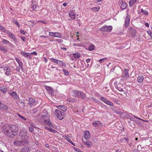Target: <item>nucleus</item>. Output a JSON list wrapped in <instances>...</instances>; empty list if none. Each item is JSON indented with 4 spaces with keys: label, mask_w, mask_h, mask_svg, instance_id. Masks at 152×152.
Wrapping results in <instances>:
<instances>
[{
    "label": "nucleus",
    "mask_w": 152,
    "mask_h": 152,
    "mask_svg": "<svg viewBox=\"0 0 152 152\" xmlns=\"http://www.w3.org/2000/svg\"><path fill=\"white\" fill-rule=\"evenodd\" d=\"M20 66H17L16 70L17 72H19L20 71Z\"/></svg>",
    "instance_id": "nucleus-59"
},
{
    "label": "nucleus",
    "mask_w": 152,
    "mask_h": 152,
    "mask_svg": "<svg viewBox=\"0 0 152 152\" xmlns=\"http://www.w3.org/2000/svg\"><path fill=\"white\" fill-rule=\"evenodd\" d=\"M1 42L5 44L8 45L10 44V42L9 41L5 39H3Z\"/></svg>",
    "instance_id": "nucleus-38"
},
{
    "label": "nucleus",
    "mask_w": 152,
    "mask_h": 152,
    "mask_svg": "<svg viewBox=\"0 0 152 152\" xmlns=\"http://www.w3.org/2000/svg\"><path fill=\"white\" fill-rule=\"evenodd\" d=\"M83 142L84 144H85L88 147H91L92 145V143L87 140H86V141H83Z\"/></svg>",
    "instance_id": "nucleus-20"
},
{
    "label": "nucleus",
    "mask_w": 152,
    "mask_h": 152,
    "mask_svg": "<svg viewBox=\"0 0 152 152\" xmlns=\"http://www.w3.org/2000/svg\"><path fill=\"white\" fill-rule=\"evenodd\" d=\"M63 71L64 72V75L66 76H68L69 75V72L65 69H63Z\"/></svg>",
    "instance_id": "nucleus-43"
},
{
    "label": "nucleus",
    "mask_w": 152,
    "mask_h": 152,
    "mask_svg": "<svg viewBox=\"0 0 152 152\" xmlns=\"http://www.w3.org/2000/svg\"><path fill=\"white\" fill-rule=\"evenodd\" d=\"M112 29V27L111 26H105L102 27L100 28V30L103 31L110 32Z\"/></svg>",
    "instance_id": "nucleus-3"
},
{
    "label": "nucleus",
    "mask_w": 152,
    "mask_h": 152,
    "mask_svg": "<svg viewBox=\"0 0 152 152\" xmlns=\"http://www.w3.org/2000/svg\"><path fill=\"white\" fill-rule=\"evenodd\" d=\"M14 145L16 146H19L21 145V140L20 141L15 140L14 142Z\"/></svg>",
    "instance_id": "nucleus-21"
},
{
    "label": "nucleus",
    "mask_w": 152,
    "mask_h": 152,
    "mask_svg": "<svg viewBox=\"0 0 152 152\" xmlns=\"http://www.w3.org/2000/svg\"><path fill=\"white\" fill-rule=\"evenodd\" d=\"M0 29L3 32L6 33V32L7 30L6 29L2 26L0 25Z\"/></svg>",
    "instance_id": "nucleus-40"
},
{
    "label": "nucleus",
    "mask_w": 152,
    "mask_h": 152,
    "mask_svg": "<svg viewBox=\"0 0 152 152\" xmlns=\"http://www.w3.org/2000/svg\"><path fill=\"white\" fill-rule=\"evenodd\" d=\"M67 100L69 102H71L72 103L76 102V101L74 99L69 98L67 99Z\"/></svg>",
    "instance_id": "nucleus-39"
},
{
    "label": "nucleus",
    "mask_w": 152,
    "mask_h": 152,
    "mask_svg": "<svg viewBox=\"0 0 152 152\" xmlns=\"http://www.w3.org/2000/svg\"><path fill=\"white\" fill-rule=\"evenodd\" d=\"M141 11L142 13L145 15H147L148 14V12H147L146 10H143L142 9H141Z\"/></svg>",
    "instance_id": "nucleus-46"
},
{
    "label": "nucleus",
    "mask_w": 152,
    "mask_h": 152,
    "mask_svg": "<svg viewBox=\"0 0 152 152\" xmlns=\"http://www.w3.org/2000/svg\"><path fill=\"white\" fill-rule=\"evenodd\" d=\"M144 79V77L142 75L139 76L137 78V82L138 83H141Z\"/></svg>",
    "instance_id": "nucleus-24"
},
{
    "label": "nucleus",
    "mask_w": 152,
    "mask_h": 152,
    "mask_svg": "<svg viewBox=\"0 0 152 152\" xmlns=\"http://www.w3.org/2000/svg\"><path fill=\"white\" fill-rule=\"evenodd\" d=\"M58 108L62 111H65L66 110V107L64 105H60L57 107Z\"/></svg>",
    "instance_id": "nucleus-18"
},
{
    "label": "nucleus",
    "mask_w": 152,
    "mask_h": 152,
    "mask_svg": "<svg viewBox=\"0 0 152 152\" xmlns=\"http://www.w3.org/2000/svg\"><path fill=\"white\" fill-rule=\"evenodd\" d=\"M115 113L117 114H123V113H121V112H120L119 110H115Z\"/></svg>",
    "instance_id": "nucleus-61"
},
{
    "label": "nucleus",
    "mask_w": 152,
    "mask_h": 152,
    "mask_svg": "<svg viewBox=\"0 0 152 152\" xmlns=\"http://www.w3.org/2000/svg\"><path fill=\"white\" fill-rule=\"evenodd\" d=\"M137 0H131L129 1V5L130 7H132L137 1Z\"/></svg>",
    "instance_id": "nucleus-32"
},
{
    "label": "nucleus",
    "mask_w": 152,
    "mask_h": 152,
    "mask_svg": "<svg viewBox=\"0 0 152 152\" xmlns=\"http://www.w3.org/2000/svg\"><path fill=\"white\" fill-rule=\"evenodd\" d=\"M84 138L86 140H87L88 139H89L90 137L89 132L88 131H86L84 133Z\"/></svg>",
    "instance_id": "nucleus-19"
},
{
    "label": "nucleus",
    "mask_w": 152,
    "mask_h": 152,
    "mask_svg": "<svg viewBox=\"0 0 152 152\" xmlns=\"http://www.w3.org/2000/svg\"><path fill=\"white\" fill-rule=\"evenodd\" d=\"M21 145H26L28 144V140H21Z\"/></svg>",
    "instance_id": "nucleus-28"
},
{
    "label": "nucleus",
    "mask_w": 152,
    "mask_h": 152,
    "mask_svg": "<svg viewBox=\"0 0 152 152\" xmlns=\"http://www.w3.org/2000/svg\"><path fill=\"white\" fill-rule=\"evenodd\" d=\"M118 83V82H115L114 83L115 85V84L117 85L115 86L116 88L119 91H124V90L123 89L121 88V86H122L121 85V84L120 83H118L117 84V83Z\"/></svg>",
    "instance_id": "nucleus-12"
},
{
    "label": "nucleus",
    "mask_w": 152,
    "mask_h": 152,
    "mask_svg": "<svg viewBox=\"0 0 152 152\" xmlns=\"http://www.w3.org/2000/svg\"><path fill=\"white\" fill-rule=\"evenodd\" d=\"M73 148L74 149V150L75 151H76L79 152H82L81 150H80L79 149H77L75 147H73Z\"/></svg>",
    "instance_id": "nucleus-57"
},
{
    "label": "nucleus",
    "mask_w": 152,
    "mask_h": 152,
    "mask_svg": "<svg viewBox=\"0 0 152 152\" xmlns=\"http://www.w3.org/2000/svg\"><path fill=\"white\" fill-rule=\"evenodd\" d=\"M94 45H92L89 46L88 48L89 50L90 51L94 50Z\"/></svg>",
    "instance_id": "nucleus-50"
},
{
    "label": "nucleus",
    "mask_w": 152,
    "mask_h": 152,
    "mask_svg": "<svg viewBox=\"0 0 152 152\" xmlns=\"http://www.w3.org/2000/svg\"><path fill=\"white\" fill-rule=\"evenodd\" d=\"M20 32L23 34H25V33H26V32L24 31L23 30H21L20 31Z\"/></svg>",
    "instance_id": "nucleus-64"
},
{
    "label": "nucleus",
    "mask_w": 152,
    "mask_h": 152,
    "mask_svg": "<svg viewBox=\"0 0 152 152\" xmlns=\"http://www.w3.org/2000/svg\"><path fill=\"white\" fill-rule=\"evenodd\" d=\"M15 59L16 61L18 63L20 66H21L22 65H23L22 63L18 58H15Z\"/></svg>",
    "instance_id": "nucleus-37"
},
{
    "label": "nucleus",
    "mask_w": 152,
    "mask_h": 152,
    "mask_svg": "<svg viewBox=\"0 0 152 152\" xmlns=\"http://www.w3.org/2000/svg\"><path fill=\"white\" fill-rule=\"evenodd\" d=\"M4 71H6L5 74L7 76H9L11 75V69L9 67L7 66H6L4 68Z\"/></svg>",
    "instance_id": "nucleus-8"
},
{
    "label": "nucleus",
    "mask_w": 152,
    "mask_h": 152,
    "mask_svg": "<svg viewBox=\"0 0 152 152\" xmlns=\"http://www.w3.org/2000/svg\"><path fill=\"white\" fill-rule=\"evenodd\" d=\"M100 99L103 102L105 103L107 102V100L106 99L104 98L101 97H100Z\"/></svg>",
    "instance_id": "nucleus-48"
},
{
    "label": "nucleus",
    "mask_w": 152,
    "mask_h": 152,
    "mask_svg": "<svg viewBox=\"0 0 152 152\" xmlns=\"http://www.w3.org/2000/svg\"><path fill=\"white\" fill-rule=\"evenodd\" d=\"M121 140L126 141L130 146H131L133 145V144L132 143L133 140H132L131 139L129 140V139H128L124 137V138Z\"/></svg>",
    "instance_id": "nucleus-10"
},
{
    "label": "nucleus",
    "mask_w": 152,
    "mask_h": 152,
    "mask_svg": "<svg viewBox=\"0 0 152 152\" xmlns=\"http://www.w3.org/2000/svg\"><path fill=\"white\" fill-rule=\"evenodd\" d=\"M50 60L53 63H55L58 64V63L59 61V60H58L54 58H51Z\"/></svg>",
    "instance_id": "nucleus-35"
},
{
    "label": "nucleus",
    "mask_w": 152,
    "mask_h": 152,
    "mask_svg": "<svg viewBox=\"0 0 152 152\" xmlns=\"http://www.w3.org/2000/svg\"><path fill=\"white\" fill-rule=\"evenodd\" d=\"M20 53L24 57H26L30 59L31 58V54L30 53H25L20 51Z\"/></svg>",
    "instance_id": "nucleus-13"
},
{
    "label": "nucleus",
    "mask_w": 152,
    "mask_h": 152,
    "mask_svg": "<svg viewBox=\"0 0 152 152\" xmlns=\"http://www.w3.org/2000/svg\"><path fill=\"white\" fill-rule=\"evenodd\" d=\"M86 96V94H85L82 92L79 91L78 95V97L82 99H84Z\"/></svg>",
    "instance_id": "nucleus-17"
},
{
    "label": "nucleus",
    "mask_w": 152,
    "mask_h": 152,
    "mask_svg": "<svg viewBox=\"0 0 152 152\" xmlns=\"http://www.w3.org/2000/svg\"><path fill=\"white\" fill-rule=\"evenodd\" d=\"M119 4L120 5V8L122 10L126 9L127 7L126 3L123 0H120L119 1Z\"/></svg>",
    "instance_id": "nucleus-5"
},
{
    "label": "nucleus",
    "mask_w": 152,
    "mask_h": 152,
    "mask_svg": "<svg viewBox=\"0 0 152 152\" xmlns=\"http://www.w3.org/2000/svg\"><path fill=\"white\" fill-rule=\"evenodd\" d=\"M8 36L12 39L14 41H16L17 39L15 38V37L12 33H11L9 31H7L6 32Z\"/></svg>",
    "instance_id": "nucleus-14"
},
{
    "label": "nucleus",
    "mask_w": 152,
    "mask_h": 152,
    "mask_svg": "<svg viewBox=\"0 0 152 152\" xmlns=\"http://www.w3.org/2000/svg\"><path fill=\"white\" fill-rule=\"evenodd\" d=\"M0 90L1 91L3 92L4 94H5L7 92V91L6 87L4 86L0 87Z\"/></svg>",
    "instance_id": "nucleus-22"
},
{
    "label": "nucleus",
    "mask_w": 152,
    "mask_h": 152,
    "mask_svg": "<svg viewBox=\"0 0 152 152\" xmlns=\"http://www.w3.org/2000/svg\"><path fill=\"white\" fill-rule=\"evenodd\" d=\"M125 22H129L130 21V16L127 14L125 19Z\"/></svg>",
    "instance_id": "nucleus-42"
},
{
    "label": "nucleus",
    "mask_w": 152,
    "mask_h": 152,
    "mask_svg": "<svg viewBox=\"0 0 152 152\" xmlns=\"http://www.w3.org/2000/svg\"><path fill=\"white\" fill-rule=\"evenodd\" d=\"M17 115H18V116L19 117L23 119L25 121L26 120V118H24L23 116L22 115H21L20 114H18Z\"/></svg>",
    "instance_id": "nucleus-53"
},
{
    "label": "nucleus",
    "mask_w": 152,
    "mask_h": 152,
    "mask_svg": "<svg viewBox=\"0 0 152 152\" xmlns=\"http://www.w3.org/2000/svg\"><path fill=\"white\" fill-rule=\"evenodd\" d=\"M147 32L148 34L150 35V36L152 37V33L151 31H148Z\"/></svg>",
    "instance_id": "nucleus-62"
},
{
    "label": "nucleus",
    "mask_w": 152,
    "mask_h": 152,
    "mask_svg": "<svg viewBox=\"0 0 152 152\" xmlns=\"http://www.w3.org/2000/svg\"><path fill=\"white\" fill-rule=\"evenodd\" d=\"M45 88L50 95L51 96L54 95V90L51 87L48 86H45Z\"/></svg>",
    "instance_id": "nucleus-6"
},
{
    "label": "nucleus",
    "mask_w": 152,
    "mask_h": 152,
    "mask_svg": "<svg viewBox=\"0 0 152 152\" xmlns=\"http://www.w3.org/2000/svg\"><path fill=\"white\" fill-rule=\"evenodd\" d=\"M123 114L124 116L126 118H129V117L130 116L128 114L124 113H123Z\"/></svg>",
    "instance_id": "nucleus-52"
},
{
    "label": "nucleus",
    "mask_w": 152,
    "mask_h": 152,
    "mask_svg": "<svg viewBox=\"0 0 152 152\" xmlns=\"http://www.w3.org/2000/svg\"><path fill=\"white\" fill-rule=\"evenodd\" d=\"M49 35L50 36H54L61 38L62 37V35L58 33L49 32Z\"/></svg>",
    "instance_id": "nucleus-9"
},
{
    "label": "nucleus",
    "mask_w": 152,
    "mask_h": 152,
    "mask_svg": "<svg viewBox=\"0 0 152 152\" xmlns=\"http://www.w3.org/2000/svg\"><path fill=\"white\" fill-rule=\"evenodd\" d=\"M106 103L107 104L110 105L111 106H113V102L108 100H107Z\"/></svg>",
    "instance_id": "nucleus-47"
},
{
    "label": "nucleus",
    "mask_w": 152,
    "mask_h": 152,
    "mask_svg": "<svg viewBox=\"0 0 152 152\" xmlns=\"http://www.w3.org/2000/svg\"><path fill=\"white\" fill-rule=\"evenodd\" d=\"M128 30L131 37H134L135 36L137 31L134 27H130Z\"/></svg>",
    "instance_id": "nucleus-4"
},
{
    "label": "nucleus",
    "mask_w": 152,
    "mask_h": 152,
    "mask_svg": "<svg viewBox=\"0 0 152 152\" xmlns=\"http://www.w3.org/2000/svg\"><path fill=\"white\" fill-rule=\"evenodd\" d=\"M45 113L46 114L44 115H42L41 116V119L44 121H46L48 120V119H49V115L48 114V113L46 110H45Z\"/></svg>",
    "instance_id": "nucleus-7"
},
{
    "label": "nucleus",
    "mask_w": 152,
    "mask_h": 152,
    "mask_svg": "<svg viewBox=\"0 0 152 152\" xmlns=\"http://www.w3.org/2000/svg\"><path fill=\"white\" fill-rule=\"evenodd\" d=\"M129 22H125V27H127L129 26Z\"/></svg>",
    "instance_id": "nucleus-60"
},
{
    "label": "nucleus",
    "mask_w": 152,
    "mask_h": 152,
    "mask_svg": "<svg viewBox=\"0 0 152 152\" xmlns=\"http://www.w3.org/2000/svg\"><path fill=\"white\" fill-rule=\"evenodd\" d=\"M66 139L67 140V141L69 142L70 143H71V142L72 143V140H71L70 139H69V137H68L66 136Z\"/></svg>",
    "instance_id": "nucleus-58"
},
{
    "label": "nucleus",
    "mask_w": 152,
    "mask_h": 152,
    "mask_svg": "<svg viewBox=\"0 0 152 152\" xmlns=\"http://www.w3.org/2000/svg\"><path fill=\"white\" fill-rule=\"evenodd\" d=\"M10 94L13 99H18L19 98V96L17 95L16 92L13 91L12 93H10Z\"/></svg>",
    "instance_id": "nucleus-11"
},
{
    "label": "nucleus",
    "mask_w": 152,
    "mask_h": 152,
    "mask_svg": "<svg viewBox=\"0 0 152 152\" xmlns=\"http://www.w3.org/2000/svg\"><path fill=\"white\" fill-rule=\"evenodd\" d=\"M55 112V115L59 120L62 119L64 117V113L63 111L56 110Z\"/></svg>",
    "instance_id": "nucleus-2"
},
{
    "label": "nucleus",
    "mask_w": 152,
    "mask_h": 152,
    "mask_svg": "<svg viewBox=\"0 0 152 152\" xmlns=\"http://www.w3.org/2000/svg\"><path fill=\"white\" fill-rule=\"evenodd\" d=\"M101 124V123L98 121H96L93 122V124L95 127H96L97 126Z\"/></svg>",
    "instance_id": "nucleus-25"
},
{
    "label": "nucleus",
    "mask_w": 152,
    "mask_h": 152,
    "mask_svg": "<svg viewBox=\"0 0 152 152\" xmlns=\"http://www.w3.org/2000/svg\"><path fill=\"white\" fill-rule=\"evenodd\" d=\"M128 70L127 69H125L124 70V74L126 75L127 76L129 77V73H128Z\"/></svg>",
    "instance_id": "nucleus-49"
},
{
    "label": "nucleus",
    "mask_w": 152,
    "mask_h": 152,
    "mask_svg": "<svg viewBox=\"0 0 152 152\" xmlns=\"http://www.w3.org/2000/svg\"><path fill=\"white\" fill-rule=\"evenodd\" d=\"M43 123H44L48 125L50 127L53 128V126L51 122L50 118L48 119V120L44 121H43Z\"/></svg>",
    "instance_id": "nucleus-15"
},
{
    "label": "nucleus",
    "mask_w": 152,
    "mask_h": 152,
    "mask_svg": "<svg viewBox=\"0 0 152 152\" xmlns=\"http://www.w3.org/2000/svg\"><path fill=\"white\" fill-rule=\"evenodd\" d=\"M13 22L15 23V24L18 27V28L20 27V24L18 23L17 21L15 19L13 20Z\"/></svg>",
    "instance_id": "nucleus-44"
},
{
    "label": "nucleus",
    "mask_w": 152,
    "mask_h": 152,
    "mask_svg": "<svg viewBox=\"0 0 152 152\" xmlns=\"http://www.w3.org/2000/svg\"><path fill=\"white\" fill-rule=\"evenodd\" d=\"M100 9V7L99 6H98L96 7H94L91 8V10L92 11L94 12H96L98 11Z\"/></svg>",
    "instance_id": "nucleus-34"
},
{
    "label": "nucleus",
    "mask_w": 152,
    "mask_h": 152,
    "mask_svg": "<svg viewBox=\"0 0 152 152\" xmlns=\"http://www.w3.org/2000/svg\"><path fill=\"white\" fill-rule=\"evenodd\" d=\"M26 133H27V132L26 131H21L20 132L19 134V136L21 137H22L23 136L24 134H26Z\"/></svg>",
    "instance_id": "nucleus-33"
},
{
    "label": "nucleus",
    "mask_w": 152,
    "mask_h": 152,
    "mask_svg": "<svg viewBox=\"0 0 152 152\" xmlns=\"http://www.w3.org/2000/svg\"><path fill=\"white\" fill-rule=\"evenodd\" d=\"M80 55L79 53H74L73 54V56L75 58H77L80 57Z\"/></svg>",
    "instance_id": "nucleus-36"
},
{
    "label": "nucleus",
    "mask_w": 152,
    "mask_h": 152,
    "mask_svg": "<svg viewBox=\"0 0 152 152\" xmlns=\"http://www.w3.org/2000/svg\"><path fill=\"white\" fill-rule=\"evenodd\" d=\"M29 150L28 147L23 148L21 149L20 152H28Z\"/></svg>",
    "instance_id": "nucleus-30"
},
{
    "label": "nucleus",
    "mask_w": 152,
    "mask_h": 152,
    "mask_svg": "<svg viewBox=\"0 0 152 152\" xmlns=\"http://www.w3.org/2000/svg\"><path fill=\"white\" fill-rule=\"evenodd\" d=\"M69 15L70 17H71V18L72 19H74L75 18V15H73V13L72 14V13L69 14Z\"/></svg>",
    "instance_id": "nucleus-51"
},
{
    "label": "nucleus",
    "mask_w": 152,
    "mask_h": 152,
    "mask_svg": "<svg viewBox=\"0 0 152 152\" xmlns=\"http://www.w3.org/2000/svg\"><path fill=\"white\" fill-rule=\"evenodd\" d=\"M2 131L6 136L14 138L18 134V128L15 125L6 124L3 126Z\"/></svg>",
    "instance_id": "nucleus-1"
},
{
    "label": "nucleus",
    "mask_w": 152,
    "mask_h": 152,
    "mask_svg": "<svg viewBox=\"0 0 152 152\" xmlns=\"http://www.w3.org/2000/svg\"><path fill=\"white\" fill-rule=\"evenodd\" d=\"M58 64V65L59 66H62L65 67L66 66V65L64 63L60 60H59Z\"/></svg>",
    "instance_id": "nucleus-31"
},
{
    "label": "nucleus",
    "mask_w": 152,
    "mask_h": 152,
    "mask_svg": "<svg viewBox=\"0 0 152 152\" xmlns=\"http://www.w3.org/2000/svg\"><path fill=\"white\" fill-rule=\"evenodd\" d=\"M1 109H2L4 110L7 111L8 109V107L7 106L4 104L3 106L2 107Z\"/></svg>",
    "instance_id": "nucleus-41"
},
{
    "label": "nucleus",
    "mask_w": 152,
    "mask_h": 152,
    "mask_svg": "<svg viewBox=\"0 0 152 152\" xmlns=\"http://www.w3.org/2000/svg\"><path fill=\"white\" fill-rule=\"evenodd\" d=\"M38 111V110L36 108L33 109L31 110V113L35 114Z\"/></svg>",
    "instance_id": "nucleus-45"
},
{
    "label": "nucleus",
    "mask_w": 152,
    "mask_h": 152,
    "mask_svg": "<svg viewBox=\"0 0 152 152\" xmlns=\"http://www.w3.org/2000/svg\"><path fill=\"white\" fill-rule=\"evenodd\" d=\"M56 41H57L60 43H61L63 41L61 39H57L56 40Z\"/></svg>",
    "instance_id": "nucleus-63"
},
{
    "label": "nucleus",
    "mask_w": 152,
    "mask_h": 152,
    "mask_svg": "<svg viewBox=\"0 0 152 152\" xmlns=\"http://www.w3.org/2000/svg\"><path fill=\"white\" fill-rule=\"evenodd\" d=\"M29 105L30 106L32 107L34 104L35 102V100L34 99L31 97H29Z\"/></svg>",
    "instance_id": "nucleus-16"
},
{
    "label": "nucleus",
    "mask_w": 152,
    "mask_h": 152,
    "mask_svg": "<svg viewBox=\"0 0 152 152\" xmlns=\"http://www.w3.org/2000/svg\"><path fill=\"white\" fill-rule=\"evenodd\" d=\"M0 50L2 51L5 53L7 51V49L4 46L1 45L0 44Z\"/></svg>",
    "instance_id": "nucleus-26"
},
{
    "label": "nucleus",
    "mask_w": 152,
    "mask_h": 152,
    "mask_svg": "<svg viewBox=\"0 0 152 152\" xmlns=\"http://www.w3.org/2000/svg\"><path fill=\"white\" fill-rule=\"evenodd\" d=\"M129 125L133 128H134L135 127V123L134 122V121H130L129 122Z\"/></svg>",
    "instance_id": "nucleus-27"
},
{
    "label": "nucleus",
    "mask_w": 152,
    "mask_h": 152,
    "mask_svg": "<svg viewBox=\"0 0 152 152\" xmlns=\"http://www.w3.org/2000/svg\"><path fill=\"white\" fill-rule=\"evenodd\" d=\"M27 133L24 134L23 136L22 137V140H28V136L27 135Z\"/></svg>",
    "instance_id": "nucleus-29"
},
{
    "label": "nucleus",
    "mask_w": 152,
    "mask_h": 152,
    "mask_svg": "<svg viewBox=\"0 0 152 152\" xmlns=\"http://www.w3.org/2000/svg\"><path fill=\"white\" fill-rule=\"evenodd\" d=\"M129 114H130V115H132V116L134 118H135L138 119H139V120H141V121H143V120L142 119H141L140 118H139V117H136V116H135V115H133L131 113H129Z\"/></svg>",
    "instance_id": "nucleus-54"
},
{
    "label": "nucleus",
    "mask_w": 152,
    "mask_h": 152,
    "mask_svg": "<svg viewBox=\"0 0 152 152\" xmlns=\"http://www.w3.org/2000/svg\"><path fill=\"white\" fill-rule=\"evenodd\" d=\"M49 131L50 132H52L53 133H56L57 132V131L52 128H50V129H49Z\"/></svg>",
    "instance_id": "nucleus-55"
},
{
    "label": "nucleus",
    "mask_w": 152,
    "mask_h": 152,
    "mask_svg": "<svg viewBox=\"0 0 152 152\" xmlns=\"http://www.w3.org/2000/svg\"><path fill=\"white\" fill-rule=\"evenodd\" d=\"M37 7V6L36 5H34L31 6V8L34 11L36 9Z\"/></svg>",
    "instance_id": "nucleus-56"
},
{
    "label": "nucleus",
    "mask_w": 152,
    "mask_h": 152,
    "mask_svg": "<svg viewBox=\"0 0 152 152\" xmlns=\"http://www.w3.org/2000/svg\"><path fill=\"white\" fill-rule=\"evenodd\" d=\"M79 93V91H78L77 90H75L72 92L71 94L72 96L78 97V95Z\"/></svg>",
    "instance_id": "nucleus-23"
}]
</instances>
